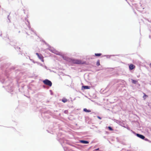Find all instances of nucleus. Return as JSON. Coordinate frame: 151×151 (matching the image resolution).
Masks as SVG:
<instances>
[{"label": "nucleus", "mask_w": 151, "mask_h": 151, "mask_svg": "<svg viewBox=\"0 0 151 151\" xmlns=\"http://www.w3.org/2000/svg\"><path fill=\"white\" fill-rule=\"evenodd\" d=\"M99 150V148H98V149H96L95 150Z\"/></svg>", "instance_id": "16"}, {"label": "nucleus", "mask_w": 151, "mask_h": 151, "mask_svg": "<svg viewBox=\"0 0 151 151\" xmlns=\"http://www.w3.org/2000/svg\"><path fill=\"white\" fill-rule=\"evenodd\" d=\"M62 101L64 103H65L67 101V99L65 98H64L62 99Z\"/></svg>", "instance_id": "11"}, {"label": "nucleus", "mask_w": 151, "mask_h": 151, "mask_svg": "<svg viewBox=\"0 0 151 151\" xmlns=\"http://www.w3.org/2000/svg\"><path fill=\"white\" fill-rule=\"evenodd\" d=\"M43 82L45 84L50 86H51L52 85V83L51 81L47 79L43 81Z\"/></svg>", "instance_id": "2"}, {"label": "nucleus", "mask_w": 151, "mask_h": 151, "mask_svg": "<svg viewBox=\"0 0 151 151\" xmlns=\"http://www.w3.org/2000/svg\"><path fill=\"white\" fill-rule=\"evenodd\" d=\"M72 62L73 63L77 64H84L86 63L85 62L82 61L81 60L77 59H73Z\"/></svg>", "instance_id": "1"}, {"label": "nucleus", "mask_w": 151, "mask_h": 151, "mask_svg": "<svg viewBox=\"0 0 151 151\" xmlns=\"http://www.w3.org/2000/svg\"><path fill=\"white\" fill-rule=\"evenodd\" d=\"M36 55L37 56L38 58L41 60L42 61H44L43 60V56L41 55H39L38 53H36Z\"/></svg>", "instance_id": "3"}, {"label": "nucleus", "mask_w": 151, "mask_h": 151, "mask_svg": "<svg viewBox=\"0 0 151 151\" xmlns=\"http://www.w3.org/2000/svg\"><path fill=\"white\" fill-rule=\"evenodd\" d=\"M150 67H151V63L150 64Z\"/></svg>", "instance_id": "17"}, {"label": "nucleus", "mask_w": 151, "mask_h": 151, "mask_svg": "<svg viewBox=\"0 0 151 151\" xmlns=\"http://www.w3.org/2000/svg\"><path fill=\"white\" fill-rule=\"evenodd\" d=\"M83 111L86 112H90L91 111V110H89V109H87L86 108L84 109Z\"/></svg>", "instance_id": "8"}, {"label": "nucleus", "mask_w": 151, "mask_h": 151, "mask_svg": "<svg viewBox=\"0 0 151 151\" xmlns=\"http://www.w3.org/2000/svg\"><path fill=\"white\" fill-rule=\"evenodd\" d=\"M80 142L81 143H83V144H88L89 143L88 142L86 141L83 140H80Z\"/></svg>", "instance_id": "7"}, {"label": "nucleus", "mask_w": 151, "mask_h": 151, "mask_svg": "<svg viewBox=\"0 0 151 151\" xmlns=\"http://www.w3.org/2000/svg\"><path fill=\"white\" fill-rule=\"evenodd\" d=\"M135 68V66L133 64H131L129 66V69L130 70H132Z\"/></svg>", "instance_id": "5"}, {"label": "nucleus", "mask_w": 151, "mask_h": 151, "mask_svg": "<svg viewBox=\"0 0 151 151\" xmlns=\"http://www.w3.org/2000/svg\"><path fill=\"white\" fill-rule=\"evenodd\" d=\"M136 135L137 137H138L142 139H144L145 138V137L143 135L139 134H137Z\"/></svg>", "instance_id": "4"}, {"label": "nucleus", "mask_w": 151, "mask_h": 151, "mask_svg": "<svg viewBox=\"0 0 151 151\" xmlns=\"http://www.w3.org/2000/svg\"><path fill=\"white\" fill-rule=\"evenodd\" d=\"M132 82L134 84H136L137 82V81L136 80L132 79Z\"/></svg>", "instance_id": "10"}, {"label": "nucleus", "mask_w": 151, "mask_h": 151, "mask_svg": "<svg viewBox=\"0 0 151 151\" xmlns=\"http://www.w3.org/2000/svg\"><path fill=\"white\" fill-rule=\"evenodd\" d=\"M108 128L111 131H112L113 130V129L112 128L110 127H109Z\"/></svg>", "instance_id": "14"}, {"label": "nucleus", "mask_w": 151, "mask_h": 151, "mask_svg": "<svg viewBox=\"0 0 151 151\" xmlns=\"http://www.w3.org/2000/svg\"><path fill=\"white\" fill-rule=\"evenodd\" d=\"M100 65L99 60H98L96 62V65L99 66Z\"/></svg>", "instance_id": "13"}, {"label": "nucleus", "mask_w": 151, "mask_h": 151, "mask_svg": "<svg viewBox=\"0 0 151 151\" xmlns=\"http://www.w3.org/2000/svg\"><path fill=\"white\" fill-rule=\"evenodd\" d=\"M97 117L100 119H101V118L99 116H98Z\"/></svg>", "instance_id": "15"}, {"label": "nucleus", "mask_w": 151, "mask_h": 151, "mask_svg": "<svg viewBox=\"0 0 151 151\" xmlns=\"http://www.w3.org/2000/svg\"><path fill=\"white\" fill-rule=\"evenodd\" d=\"M102 54L101 53H95V55L96 56H99L101 55Z\"/></svg>", "instance_id": "12"}, {"label": "nucleus", "mask_w": 151, "mask_h": 151, "mask_svg": "<svg viewBox=\"0 0 151 151\" xmlns=\"http://www.w3.org/2000/svg\"><path fill=\"white\" fill-rule=\"evenodd\" d=\"M143 94H144V96L143 97V98L144 100H145L146 98H147L148 97V96L147 95H146L145 93H143Z\"/></svg>", "instance_id": "9"}, {"label": "nucleus", "mask_w": 151, "mask_h": 151, "mask_svg": "<svg viewBox=\"0 0 151 151\" xmlns=\"http://www.w3.org/2000/svg\"><path fill=\"white\" fill-rule=\"evenodd\" d=\"M90 88V87L88 86H83L82 87V90L89 89Z\"/></svg>", "instance_id": "6"}]
</instances>
